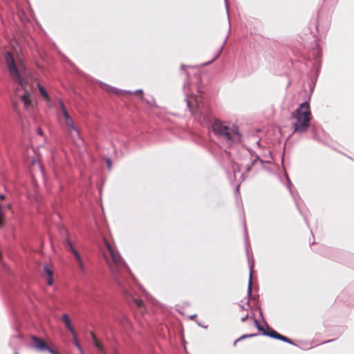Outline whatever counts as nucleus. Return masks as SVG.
Listing matches in <instances>:
<instances>
[{
  "instance_id": "e433bc0d",
  "label": "nucleus",
  "mask_w": 354,
  "mask_h": 354,
  "mask_svg": "<svg viewBox=\"0 0 354 354\" xmlns=\"http://www.w3.org/2000/svg\"><path fill=\"white\" fill-rule=\"evenodd\" d=\"M38 133L41 135L42 134V131L40 129H38Z\"/></svg>"
},
{
  "instance_id": "c85d7f7f",
  "label": "nucleus",
  "mask_w": 354,
  "mask_h": 354,
  "mask_svg": "<svg viewBox=\"0 0 354 354\" xmlns=\"http://www.w3.org/2000/svg\"><path fill=\"white\" fill-rule=\"evenodd\" d=\"M50 354H59L57 352H56L55 350H53V348H48V351H47Z\"/></svg>"
},
{
  "instance_id": "2eb2a0df",
  "label": "nucleus",
  "mask_w": 354,
  "mask_h": 354,
  "mask_svg": "<svg viewBox=\"0 0 354 354\" xmlns=\"http://www.w3.org/2000/svg\"><path fill=\"white\" fill-rule=\"evenodd\" d=\"M37 85H38L39 91L41 95L46 100H49V96H48V94L46 90L45 89V88L43 86L40 85L39 84H38Z\"/></svg>"
},
{
  "instance_id": "a211bd4d",
  "label": "nucleus",
  "mask_w": 354,
  "mask_h": 354,
  "mask_svg": "<svg viewBox=\"0 0 354 354\" xmlns=\"http://www.w3.org/2000/svg\"><path fill=\"white\" fill-rule=\"evenodd\" d=\"M59 112L62 115L65 114V113H68L63 102L62 100H59Z\"/></svg>"
},
{
  "instance_id": "aec40b11",
  "label": "nucleus",
  "mask_w": 354,
  "mask_h": 354,
  "mask_svg": "<svg viewBox=\"0 0 354 354\" xmlns=\"http://www.w3.org/2000/svg\"><path fill=\"white\" fill-rule=\"evenodd\" d=\"M73 339H74V344H75V346L78 348V350H79V351H80V354H83V351H82V348H81V346H80V344L79 342H78V341H77V337H76V338H75V337H73Z\"/></svg>"
},
{
  "instance_id": "5701e85b",
  "label": "nucleus",
  "mask_w": 354,
  "mask_h": 354,
  "mask_svg": "<svg viewBox=\"0 0 354 354\" xmlns=\"http://www.w3.org/2000/svg\"><path fill=\"white\" fill-rule=\"evenodd\" d=\"M254 324L257 329L259 331H261L263 333V330H264V328L259 324L258 321L257 319H254Z\"/></svg>"
},
{
  "instance_id": "412c9836",
  "label": "nucleus",
  "mask_w": 354,
  "mask_h": 354,
  "mask_svg": "<svg viewBox=\"0 0 354 354\" xmlns=\"http://www.w3.org/2000/svg\"><path fill=\"white\" fill-rule=\"evenodd\" d=\"M279 340L283 341L286 343H288L290 344H293V342H292V340L290 339H289L282 335H281Z\"/></svg>"
},
{
  "instance_id": "473e14b6",
  "label": "nucleus",
  "mask_w": 354,
  "mask_h": 354,
  "mask_svg": "<svg viewBox=\"0 0 354 354\" xmlns=\"http://www.w3.org/2000/svg\"><path fill=\"white\" fill-rule=\"evenodd\" d=\"M143 292H144L145 295H146L147 299H149V295H148V293H147L146 291L144 290H143Z\"/></svg>"
},
{
  "instance_id": "a19ab883",
  "label": "nucleus",
  "mask_w": 354,
  "mask_h": 354,
  "mask_svg": "<svg viewBox=\"0 0 354 354\" xmlns=\"http://www.w3.org/2000/svg\"><path fill=\"white\" fill-rule=\"evenodd\" d=\"M116 354H118V353H116Z\"/></svg>"
},
{
  "instance_id": "f257e3e1",
  "label": "nucleus",
  "mask_w": 354,
  "mask_h": 354,
  "mask_svg": "<svg viewBox=\"0 0 354 354\" xmlns=\"http://www.w3.org/2000/svg\"><path fill=\"white\" fill-rule=\"evenodd\" d=\"M104 243L108 254L104 253V257L115 281L126 297H131L135 305L142 308L143 306V301L133 297L132 283L133 279L131 277V273L129 267L115 247L112 246L106 240Z\"/></svg>"
},
{
  "instance_id": "cd10ccee",
  "label": "nucleus",
  "mask_w": 354,
  "mask_h": 354,
  "mask_svg": "<svg viewBox=\"0 0 354 354\" xmlns=\"http://www.w3.org/2000/svg\"><path fill=\"white\" fill-rule=\"evenodd\" d=\"M225 8H226L227 14L228 21L230 22V15H229V11H228L229 8H228V4L227 2V0H225Z\"/></svg>"
},
{
  "instance_id": "c756f323",
  "label": "nucleus",
  "mask_w": 354,
  "mask_h": 354,
  "mask_svg": "<svg viewBox=\"0 0 354 354\" xmlns=\"http://www.w3.org/2000/svg\"><path fill=\"white\" fill-rule=\"evenodd\" d=\"M245 178V175L243 174H241L240 176H239V179L241 180V182L243 181Z\"/></svg>"
},
{
  "instance_id": "4be33fe9",
  "label": "nucleus",
  "mask_w": 354,
  "mask_h": 354,
  "mask_svg": "<svg viewBox=\"0 0 354 354\" xmlns=\"http://www.w3.org/2000/svg\"><path fill=\"white\" fill-rule=\"evenodd\" d=\"M257 334H247V335H243L242 336H241L239 338H238V340H243V339H245L246 338H249V337H254L256 336Z\"/></svg>"
},
{
  "instance_id": "39448f33",
  "label": "nucleus",
  "mask_w": 354,
  "mask_h": 354,
  "mask_svg": "<svg viewBox=\"0 0 354 354\" xmlns=\"http://www.w3.org/2000/svg\"><path fill=\"white\" fill-rule=\"evenodd\" d=\"M63 231L68 236V232H67L66 230L63 229ZM65 245L67 247L68 250L74 256V258L76 261V264H77V266L80 272L83 275L86 274V270H87L86 266L81 255L80 254L78 251L76 249H75V248L73 247L72 243L71 242V241L69 240V238L68 236L66 238V240H65Z\"/></svg>"
},
{
  "instance_id": "4468645a",
  "label": "nucleus",
  "mask_w": 354,
  "mask_h": 354,
  "mask_svg": "<svg viewBox=\"0 0 354 354\" xmlns=\"http://www.w3.org/2000/svg\"><path fill=\"white\" fill-rule=\"evenodd\" d=\"M63 116L65 118V123L66 125L68 127V128L71 127L72 126L75 125L73 123V120L68 114V113H65V114L63 115Z\"/></svg>"
},
{
  "instance_id": "f8f14e48",
  "label": "nucleus",
  "mask_w": 354,
  "mask_h": 354,
  "mask_svg": "<svg viewBox=\"0 0 354 354\" xmlns=\"http://www.w3.org/2000/svg\"><path fill=\"white\" fill-rule=\"evenodd\" d=\"M92 338L93 340V344L97 348L100 354H106V351H104L103 346L102 344L97 340L96 336L94 333H91Z\"/></svg>"
},
{
  "instance_id": "f3484780",
  "label": "nucleus",
  "mask_w": 354,
  "mask_h": 354,
  "mask_svg": "<svg viewBox=\"0 0 354 354\" xmlns=\"http://www.w3.org/2000/svg\"><path fill=\"white\" fill-rule=\"evenodd\" d=\"M259 162L261 164H262V163H263L262 160H261L259 157H257L256 159H254V160L252 162L251 165H248L246 166V168H245V169H246V171H250L251 170L252 167L253 165H256V164H257V162Z\"/></svg>"
},
{
  "instance_id": "72a5a7b5",
  "label": "nucleus",
  "mask_w": 354,
  "mask_h": 354,
  "mask_svg": "<svg viewBox=\"0 0 354 354\" xmlns=\"http://www.w3.org/2000/svg\"><path fill=\"white\" fill-rule=\"evenodd\" d=\"M196 317V314H194V315H190V316H189V319H194Z\"/></svg>"
},
{
  "instance_id": "7ed1b4c3",
  "label": "nucleus",
  "mask_w": 354,
  "mask_h": 354,
  "mask_svg": "<svg viewBox=\"0 0 354 354\" xmlns=\"http://www.w3.org/2000/svg\"><path fill=\"white\" fill-rule=\"evenodd\" d=\"M212 129L218 138L226 141L228 144L241 140V135L234 125L215 119L212 122Z\"/></svg>"
},
{
  "instance_id": "f03ea898",
  "label": "nucleus",
  "mask_w": 354,
  "mask_h": 354,
  "mask_svg": "<svg viewBox=\"0 0 354 354\" xmlns=\"http://www.w3.org/2000/svg\"><path fill=\"white\" fill-rule=\"evenodd\" d=\"M4 59L11 79L15 83H17L24 91L23 94H19L17 88V95L23 102L24 109L27 111L31 110L33 108V102L30 92L32 86L31 85L32 78L29 71L21 62L17 63L15 61L13 55L10 52L8 51L5 53Z\"/></svg>"
},
{
  "instance_id": "2f4dec72",
  "label": "nucleus",
  "mask_w": 354,
  "mask_h": 354,
  "mask_svg": "<svg viewBox=\"0 0 354 354\" xmlns=\"http://www.w3.org/2000/svg\"><path fill=\"white\" fill-rule=\"evenodd\" d=\"M248 315H246L245 317L241 318V322H245L248 319Z\"/></svg>"
},
{
  "instance_id": "9d476101",
  "label": "nucleus",
  "mask_w": 354,
  "mask_h": 354,
  "mask_svg": "<svg viewBox=\"0 0 354 354\" xmlns=\"http://www.w3.org/2000/svg\"><path fill=\"white\" fill-rule=\"evenodd\" d=\"M62 321L64 322L66 326L67 327V328L70 330V332L71 333V334L73 335V336L76 338V334H75V331L73 328V327L72 326V324H71V319H70V317L69 316L67 315V314H64L62 315Z\"/></svg>"
},
{
  "instance_id": "4c0bfd02",
  "label": "nucleus",
  "mask_w": 354,
  "mask_h": 354,
  "mask_svg": "<svg viewBox=\"0 0 354 354\" xmlns=\"http://www.w3.org/2000/svg\"><path fill=\"white\" fill-rule=\"evenodd\" d=\"M239 341H240V340H238V339H236V340L234 341V345L235 346V345L236 344V343H237L238 342H239Z\"/></svg>"
},
{
  "instance_id": "c9c22d12",
  "label": "nucleus",
  "mask_w": 354,
  "mask_h": 354,
  "mask_svg": "<svg viewBox=\"0 0 354 354\" xmlns=\"http://www.w3.org/2000/svg\"><path fill=\"white\" fill-rule=\"evenodd\" d=\"M5 198V196L4 195H0V199L1 200H3Z\"/></svg>"
},
{
  "instance_id": "dca6fc26",
  "label": "nucleus",
  "mask_w": 354,
  "mask_h": 354,
  "mask_svg": "<svg viewBox=\"0 0 354 354\" xmlns=\"http://www.w3.org/2000/svg\"><path fill=\"white\" fill-rule=\"evenodd\" d=\"M250 277H249V282H248V297H250L252 296V266H250Z\"/></svg>"
},
{
  "instance_id": "ddd939ff",
  "label": "nucleus",
  "mask_w": 354,
  "mask_h": 354,
  "mask_svg": "<svg viewBox=\"0 0 354 354\" xmlns=\"http://www.w3.org/2000/svg\"><path fill=\"white\" fill-rule=\"evenodd\" d=\"M227 39V36L226 37V38H225V41H224V42H223V45H222L221 48H220V50H218V52L216 53V55H215V57H214L211 61L202 64H201V66H207V65L210 64L211 63H212L214 60H216V59L219 57V55H221V52H222V50H223V46H225V42H226Z\"/></svg>"
},
{
  "instance_id": "20e7f679",
  "label": "nucleus",
  "mask_w": 354,
  "mask_h": 354,
  "mask_svg": "<svg viewBox=\"0 0 354 354\" xmlns=\"http://www.w3.org/2000/svg\"><path fill=\"white\" fill-rule=\"evenodd\" d=\"M291 118L295 119L292 123L295 133H302L307 131L310 124L311 112L308 102L301 103L298 108L291 113Z\"/></svg>"
},
{
  "instance_id": "6e6552de",
  "label": "nucleus",
  "mask_w": 354,
  "mask_h": 354,
  "mask_svg": "<svg viewBox=\"0 0 354 354\" xmlns=\"http://www.w3.org/2000/svg\"><path fill=\"white\" fill-rule=\"evenodd\" d=\"M30 346L32 348L35 350L39 351V352H44L47 351L49 346L48 344L41 338L37 337V336H31L30 337Z\"/></svg>"
},
{
  "instance_id": "6ab92c4d",
  "label": "nucleus",
  "mask_w": 354,
  "mask_h": 354,
  "mask_svg": "<svg viewBox=\"0 0 354 354\" xmlns=\"http://www.w3.org/2000/svg\"><path fill=\"white\" fill-rule=\"evenodd\" d=\"M44 272L48 277H53V272L49 266L45 265Z\"/></svg>"
},
{
  "instance_id": "bb28decb",
  "label": "nucleus",
  "mask_w": 354,
  "mask_h": 354,
  "mask_svg": "<svg viewBox=\"0 0 354 354\" xmlns=\"http://www.w3.org/2000/svg\"><path fill=\"white\" fill-rule=\"evenodd\" d=\"M47 281H48V284L49 286L53 285V277H48V279H47Z\"/></svg>"
},
{
  "instance_id": "7c9ffc66",
  "label": "nucleus",
  "mask_w": 354,
  "mask_h": 354,
  "mask_svg": "<svg viewBox=\"0 0 354 354\" xmlns=\"http://www.w3.org/2000/svg\"><path fill=\"white\" fill-rule=\"evenodd\" d=\"M196 324H197V325H198V326H200V327H203V328H207V326H203V325H202V324H201V323H200L198 321H196Z\"/></svg>"
},
{
  "instance_id": "58836bf2",
  "label": "nucleus",
  "mask_w": 354,
  "mask_h": 354,
  "mask_svg": "<svg viewBox=\"0 0 354 354\" xmlns=\"http://www.w3.org/2000/svg\"><path fill=\"white\" fill-rule=\"evenodd\" d=\"M229 24L230 25V22H229ZM228 32H230V30H228Z\"/></svg>"
},
{
  "instance_id": "9b49d317",
  "label": "nucleus",
  "mask_w": 354,
  "mask_h": 354,
  "mask_svg": "<svg viewBox=\"0 0 354 354\" xmlns=\"http://www.w3.org/2000/svg\"><path fill=\"white\" fill-rule=\"evenodd\" d=\"M268 330H263V335L265 336H268L272 337L273 339H280L281 334L277 333L274 329L270 328L268 326H267Z\"/></svg>"
},
{
  "instance_id": "f704fd0d",
  "label": "nucleus",
  "mask_w": 354,
  "mask_h": 354,
  "mask_svg": "<svg viewBox=\"0 0 354 354\" xmlns=\"http://www.w3.org/2000/svg\"><path fill=\"white\" fill-rule=\"evenodd\" d=\"M13 108H14L15 111H17V106H16V104L15 102H13Z\"/></svg>"
},
{
  "instance_id": "ea45409f",
  "label": "nucleus",
  "mask_w": 354,
  "mask_h": 354,
  "mask_svg": "<svg viewBox=\"0 0 354 354\" xmlns=\"http://www.w3.org/2000/svg\"><path fill=\"white\" fill-rule=\"evenodd\" d=\"M15 354H17V352H15Z\"/></svg>"
},
{
  "instance_id": "0eeeda50",
  "label": "nucleus",
  "mask_w": 354,
  "mask_h": 354,
  "mask_svg": "<svg viewBox=\"0 0 354 354\" xmlns=\"http://www.w3.org/2000/svg\"><path fill=\"white\" fill-rule=\"evenodd\" d=\"M100 87L108 91V92H110V93H113L115 95H124V94H135V95H138V94H142L143 93V91L142 89H138L133 92L132 91H123V90H120V89H118L117 88H114L113 86H111L105 83H103V82H100Z\"/></svg>"
},
{
  "instance_id": "b1692460",
  "label": "nucleus",
  "mask_w": 354,
  "mask_h": 354,
  "mask_svg": "<svg viewBox=\"0 0 354 354\" xmlns=\"http://www.w3.org/2000/svg\"><path fill=\"white\" fill-rule=\"evenodd\" d=\"M241 172L240 168L239 166H236V167L234 168V178L235 179L237 178V175L239 174Z\"/></svg>"
},
{
  "instance_id": "1a4fd4ad",
  "label": "nucleus",
  "mask_w": 354,
  "mask_h": 354,
  "mask_svg": "<svg viewBox=\"0 0 354 354\" xmlns=\"http://www.w3.org/2000/svg\"><path fill=\"white\" fill-rule=\"evenodd\" d=\"M68 133H69L70 136L71 137L73 141L75 143L78 144L79 140H80V136L79 131L75 127V126L73 125L71 127L68 128Z\"/></svg>"
},
{
  "instance_id": "423d86ee",
  "label": "nucleus",
  "mask_w": 354,
  "mask_h": 354,
  "mask_svg": "<svg viewBox=\"0 0 354 354\" xmlns=\"http://www.w3.org/2000/svg\"><path fill=\"white\" fill-rule=\"evenodd\" d=\"M187 105L190 111L194 112V106H196V113L199 115H203L204 111L203 108L204 103L203 102V98L201 96L198 95H190L186 97Z\"/></svg>"
},
{
  "instance_id": "a878e982",
  "label": "nucleus",
  "mask_w": 354,
  "mask_h": 354,
  "mask_svg": "<svg viewBox=\"0 0 354 354\" xmlns=\"http://www.w3.org/2000/svg\"><path fill=\"white\" fill-rule=\"evenodd\" d=\"M106 165H107V167L109 168V169H111V160L110 158H107L106 160Z\"/></svg>"
},
{
  "instance_id": "393cba45",
  "label": "nucleus",
  "mask_w": 354,
  "mask_h": 354,
  "mask_svg": "<svg viewBox=\"0 0 354 354\" xmlns=\"http://www.w3.org/2000/svg\"><path fill=\"white\" fill-rule=\"evenodd\" d=\"M254 140V142L256 143V145L259 147H261V145H260V142H261V140L256 138V137H254L252 138Z\"/></svg>"
}]
</instances>
